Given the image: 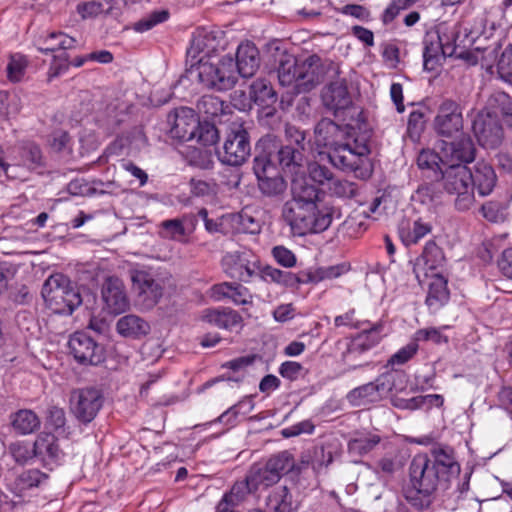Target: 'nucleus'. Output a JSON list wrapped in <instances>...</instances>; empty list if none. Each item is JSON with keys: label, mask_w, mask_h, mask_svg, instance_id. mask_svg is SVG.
Instances as JSON below:
<instances>
[{"label": "nucleus", "mask_w": 512, "mask_h": 512, "mask_svg": "<svg viewBox=\"0 0 512 512\" xmlns=\"http://www.w3.org/2000/svg\"><path fill=\"white\" fill-rule=\"evenodd\" d=\"M162 236L172 240H181L186 235L184 223L180 219H170L161 222Z\"/></svg>", "instance_id": "obj_56"}, {"label": "nucleus", "mask_w": 512, "mask_h": 512, "mask_svg": "<svg viewBox=\"0 0 512 512\" xmlns=\"http://www.w3.org/2000/svg\"><path fill=\"white\" fill-rule=\"evenodd\" d=\"M463 114L461 106L454 100H443L434 118L436 133L445 138L457 136L463 130Z\"/></svg>", "instance_id": "obj_10"}, {"label": "nucleus", "mask_w": 512, "mask_h": 512, "mask_svg": "<svg viewBox=\"0 0 512 512\" xmlns=\"http://www.w3.org/2000/svg\"><path fill=\"white\" fill-rule=\"evenodd\" d=\"M443 163L450 164L470 163L475 158V147L469 135H462L458 140L447 142L441 140Z\"/></svg>", "instance_id": "obj_17"}, {"label": "nucleus", "mask_w": 512, "mask_h": 512, "mask_svg": "<svg viewBox=\"0 0 512 512\" xmlns=\"http://www.w3.org/2000/svg\"><path fill=\"white\" fill-rule=\"evenodd\" d=\"M350 270V265L347 263H339L331 266L316 267L318 282L325 280H333L341 277Z\"/></svg>", "instance_id": "obj_59"}, {"label": "nucleus", "mask_w": 512, "mask_h": 512, "mask_svg": "<svg viewBox=\"0 0 512 512\" xmlns=\"http://www.w3.org/2000/svg\"><path fill=\"white\" fill-rule=\"evenodd\" d=\"M49 475L37 468H30L19 472L9 483L10 490L22 496L27 491L41 487L48 481Z\"/></svg>", "instance_id": "obj_33"}, {"label": "nucleus", "mask_w": 512, "mask_h": 512, "mask_svg": "<svg viewBox=\"0 0 512 512\" xmlns=\"http://www.w3.org/2000/svg\"><path fill=\"white\" fill-rule=\"evenodd\" d=\"M443 250L434 241H428L424 249L413 262V273L421 285L430 276L440 273V269L445 264Z\"/></svg>", "instance_id": "obj_14"}, {"label": "nucleus", "mask_w": 512, "mask_h": 512, "mask_svg": "<svg viewBox=\"0 0 512 512\" xmlns=\"http://www.w3.org/2000/svg\"><path fill=\"white\" fill-rule=\"evenodd\" d=\"M308 174L309 178L319 185H328L333 178V173L330 169L318 162L308 164Z\"/></svg>", "instance_id": "obj_61"}, {"label": "nucleus", "mask_w": 512, "mask_h": 512, "mask_svg": "<svg viewBox=\"0 0 512 512\" xmlns=\"http://www.w3.org/2000/svg\"><path fill=\"white\" fill-rule=\"evenodd\" d=\"M388 389L382 378H377L373 382L352 389L347 394V400L355 407L364 406L380 400L381 394Z\"/></svg>", "instance_id": "obj_29"}, {"label": "nucleus", "mask_w": 512, "mask_h": 512, "mask_svg": "<svg viewBox=\"0 0 512 512\" xmlns=\"http://www.w3.org/2000/svg\"><path fill=\"white\" fill-rule=\"evenodd\" d=\"M198 112L206 118H214L227 113L229 105L214 95H204L197 103Z\"/></svg>", "instance_id": "obj_43"}, {"label": "nucleus", "mask_w": 512, "mask_h": 512, "mask_svg": "<svg viewBox=\"0 0 512 512\" xmlns=\"http://www.w3.org/2000/svg\"><path fill=\"white\" fill-rule=\"evenodd\" d=\"M102 308L109 314L117 315L129 308L125 285L117 277H108L101 288Z\"/></svg>", "instance_id": "obj_15"}, {"label": "nucleus", "mask_w": 512, "mask_h": 512, "mask_svg": "<svg viewBox=\"0 0 512 512\" xmlns=\"http://www.w3.org/2000/svg\"><path fill=\"white\" fill-rule=\"evenodd\" d=\"M433 34L436 35L438 42L441 44L443 53L447 57L456 55V40L458 38V30L456 27L440 25Z\"/></svg>", "instance_id": "obj_46"}, {"label": "nucleus", "mask_w": 512, "mask_h": 512, "mask_svg": "<svg viewBox=\"0 0 512 512\" xmlns=\"http://www.w3.org/2000/svg\"><path fill=\"white\" fill-rule=\"evenodd\" d=\"M381 441V437L374 433L360 434L348 442L350 454L363 456L371 452Z\"/></svg>", "instance_id": "obj_44"}, {"label": "nucleus", "mask_w": 512, "mask_h": 512, "mask_svg": "<svg viewBox=\"0 0 512 512\" xmlns=\"http://www.w3.org/2000/svg\"><path fill=\"white\" fill-rule=\"evenodd\" d=\"M328 189L331 194L342 198H352L357 192L355 183L348 180L334 179V177L328 184Z\"/></svg>", "instance_id": "obj_54"}, {"label": "nucleus", "mask_w": 512, "mask_h": 512, "mask_svg": "<svg viewBox=\"0 0 512 512\" xmlns=\"http://www.w3.org/2000/svg\"><path fill=\"white\" fill-rule=\"evenodd\" d=\"M229 224L238 232L256 234L260 232L261 225L258 219L253 217L246 210L238 214H228Z\"/></svg>", "instance_id": "obj_45"}, {"label": "nucleus", "mask_w": 512, "mask_h": 512, "mask_svg": "<svg viewBox=\"0 0 512 512\" xmlns=\"http://www.w3.org/2000/svg\"><path fill=\"white\" fill-rule=\"evenodd\" d=\"M14 168L19 174L25 176L30 171H35L43 166V157L40 148L34 143H24L15 150Z\"/></svg>", "instance_id": "obj_23"}, {"label": "nucleus", "mask_w": 512, "mask_h": 512, "mask_svg": "<svg viewBox=\"0 0 512 512\" xmlns=\"http://www.w3.org/2000/svg\"><path fill=\"white\" fill-rule=\"evenodd\" d=\"M169 18V12L167 10L153 11L146 17H143L139 21L135 22L133 29L138 33L149 31L156 25L165 22Z\"/></svg>", "instance_id": "obj_53"}, {"label": "nucleus", "mask_w": 512, "mask_h": 512, "mask_svg": "<svg viewBox=\"0 0 512 512\" xmlns=\"http://www.w3.org/2000/svg\"><path fill=\"white\" fill-rule=\"evenodd\" d=\"M496 70L498 77L506 83L512 84V45L509 44L502 51L497 64Z\"/></svg>", "instance_id": "obj_52"}, {"label": "nucleus", "mask_w": 512, "mask_h": 512, "mask_svg": "<svg viewBox=\"0 0 512 512\" xmlns=\"http://www.w3.org/2000/svg\"><path fill=\"white\" fill-rule=\"evenodd\" d=\"M41 295L47 308L56 314L70 315L82 303L76 286L60 273L52 274L45 280Z\"/></svg>", "instance_id": "obj_4"}, {"label": "nucleus", "mask_w": 512, "mask_h": 512, "mask_svg": "<svg viewBox=\"0 0 512 512\" xmlns=\"http://www.w3.org/2000/svg\"><path fill=\"white\" fill-rule=\"evenodd\" d=\"M441 192L435 183H425L418 187L412 199L422 205L431 208L440 202Z\"/></svg>", "instance_id": "obj_50"}, {"label": "nucleus", "mask_w": 512, "mask_h": 512, "mask_svg": "<svg viewBox=\"0 0 512 512\" xmlns=\"http://www.w3.org/2000/svg\"><path fill=\"white\" fill-rule=\"evenodd\" d=\"M219 46L220 41L215 32L199 30L194 34L187 54L192 60L202 57L211 59L212 54L218 50Z\"/></svg>", "instance_id": "obj_30"}, {"label": "nucleus", "mask_w": 512, "mask_h": 512, "mask_svg": "<svg viewBox=\"0 0 512 512\" xmlns=\"http://www.w3.org/2000/svg\"><path fill=\"white\" fill-rule=\"evenodd\" d=\"M9 454L12 458L19 464H24L28 460L35 457L34 455V447L30 448L28 443L24 441H18L12 443L8 448Z\"/></svg>", "instance_id": "obj_62"}, {"label": "nucleus", "mask_w": 512, "mask_h": 512, "mask_svg": "<svg viewBox=\"0 0 512 512\" xmlns=\"http://www.w3.org/2000/svg\"><path fill=\"white\" fill-rule=\"evenodd\" d=\"M441 178L445 190L456 195L457 210L467 211L474 205L475 195L471 186L470 168L463 164H450L441 170Z\"/></svg>", "instance_id": "obj_6"}, {"label": "nucleus", "mask_w": 512, "mask_h": 512, "mask_svg": "<svg viewBox=\"0 0 512 512\" xmlns=\"http://www.w3.org/2000/svg\"><path fill=\"white\" fill-rule=\"evenodd\" d=\"M117 332L128 338L138 339L150 332V325L141 317L129 314L121 317L116 323Z\"/></svg>", "instance_id": "obj_38"}, {"label": "nucleus", "mask_w": 512, "mask_h": 512, "mask_svg": "<svg viewBox=\"0 0 512 512\" xmlns=\"http://www.w3.org/2000/svg\"><path fill=\"white\" fill-rule=\"evenodd\" d=\"M432 232V224L419 218L415 220L411 227L400 230V237L405 246L417 244L421 239Z\"/></svg>", "instance_id": "obj_42"}, {"label": "nucleus", "mask_w": 512, "mask_h": 512, "mask_svg": "<svg viewBox=\"0 0 512 512\" xmlns=\"http://www.w3.org/2000/svg\"><path fill=\"white\" fill-rule=\"evenodd\" d=\"M470 173L473 191L476 190L481 197L488 196L497 182L493 167L485 161H478L470 168Z\"/></svg>", "instance_id": "obj_28"}, {"label": "nucleus", "mask_w": 512, "mask_h": 512, "mask_svg": "<svg viewBox=\"0 0 512 512\" xmlns=\"http://www.w3.org/2000/svg\"><path fill=\"white\" fill-rule=\"evenodd\" d=\"M133 288L147 305H154L162 296V287L153 276L144 270L131 271Z\"/></svg>", "instance_id": "obj_25"}, {"label": "nucleus", "mask_w": 512, "mask_h": 512, "mask_svg": "<svg viewBox=\"0 0 512 512\" xmlns=\"http://www.w3.org/2000/svg\"><path fill=\"white\" fill-rule=\"evenodd\" d=\"M293 197L282 209L284 220L299 234L320 233L332 223V207L317 204L318 189L304 180L292 182Z\"/></svg>", "instance_id": "obj_1"}, {"label": "nucleus", "mask_w": 512, "mask_h": 512, "mask_svg": "<svg viewBox=\"0 0 512 512\" xmlns=\"http://www.w3.org/2000/svg\"><path fill=\"white\" fill-rule=\"evenodd\" d=\"M302 154L300 148L292 147L290 145L282 147L278 151V160L284 167H290L291 165H300Z\"/></svg>", "instance_id": "obj_64"}, {"label": "nucleus", "mask_w": 512, "mask_h": 512, "mask_svg": "<svg viewBox=\"0 0 512 512\" xmlns=\"http://www.w3.org/2000/svg\"><path fill=\"white\" fill-rule=\"evenodd\" d=\"M70 411L75 418L88 424L97 416L103 405V396L96 388H81L71 392Z\"/></svg>", "instance_id": "obj_9"}, {"label": "nucleus", "mask_w": 512, "mask_h": 512, "mask_svg": "<svg viewBox=\"0 0 512 512\" xmlns=\"http://www.w3.org/2000/svg\"><path fill=\"white\" fill-rule=\"evenodd\" d=\"M253 491L247 482L237 481L226 492L217 504V512H234L244 502L248 494Z\"/></svg>", "instance_id": "obj_36"}, {"label": "nucleus", "mask_w": 512, "mask_h": 512, "mask_svg": "<svg viewBox=\"0 0 512 512\" xmlns=\"http://www.w3.org/2000/svg\"><path fill=\"white\" fill-rule=\"evenodd\" d=\"M402 466L403 463L399 460L398 455L390 453L378 460L374 471L376 473H383L384 475H392L397 470L401 469Z\"/></svg>", "instance_id": "obj_60"}, {"label": "nucleus", "mask_w": 512, "mask_h": 512, "mask_svg": "<svg viewBox=\"0 0 512 512\" xmlns=\"http://www.w3.org/2000/svg\"><path fill=\"white\" fill-rule=\"evenodd\" d=\"M385 335L383 322H376L369 324L367 328H362V331L352 338L345 354L346 359L356 358L371 350L382 341Z\"/></svg>", "instance_id": "obj_16"}, {"label": "nucleus", "mask_w": 512, "mask_h": 512, "mask_svg": "<svg viewBox=\"0 0 512 512\" xmlns=\"http://www.w3.org/2000/svg\"><path fill=\"white\" fill-rule=\"evenodd\" d=\"M28 60L21 54H14L7 64V78L13 83L21 81L26 73Z\"/></svg>", "instance_id": "obj_51"}, {"label": "nucleus", "mask_w": 512, "mask_h": 512, "mask_svg": "<svg viewBox=\"0 0 512 512\" xmlns=\"http://www.w3.org/2000/svg\"><path fill=\"white\" fill-rule=\"evenodd\" d=\"M34 455L45 466L57 465L64 457L57 438L51 433H40L34 442Z\"/></svg>", "instance_id": "obj_26"}, {"label": "nucleus", "mask_w": 512, "mask_h": 512, "mask_svg": "<svg viewBox=\"0 0 512 512\" xmlns=\"http://www.w3.org/2000/svg\"><path fill=\"white\" fill-rule=\"evenodd\" d=\"M190 74H196L198 81L207 88L219 91L229 90L237 82L235 61L226 56L216 62L212 59L199 58L196 64L191 65Z\"/></svg>", "instance_id": "obj_5"}, {"label": "nucleus", "mask_w": 512, "mask_h": 512, "mask_svg": "<svg viewBox=\"0 0 512 512\" xmlns=\"http://www.w3.org/2000/svg\"><path fill=\"white\" fill-rule=\"evenodd\" d=\"M68 346L75 360L80 364L98 365L105 359L104 348L85 332H75Z\"/></svg>", "instance_id": "obj_13"}, {"label": "nucleus", "mask_w": 512, "mask_h": 512, "mask_svg": "<svg viewBox=\"0 0 512 512\" xmlns=\"http://www.w3.org/2000/svg\"><path fill=\"white\" fill-rule=\"evenodd\" d=\"M198 123L199 119L192 109L179 108L175 111L171 135L180 141H192L196 138Z\"/></svg>", "instance_id": "obj_22"}, {"label": "nucleus", "mask_w": 512, "mask_h": 512, "mask_svg": "<svg viewBox=\"0 0 512 512\" xmlns=\"http://www.w3.org/2000/svg\"><path fill=\"white\" fill-rule=\"evenodd\" d=\"M218 159L229 166L242 165L250 155L248 133L239 127L231 131L223 144L222 150L217 152Z\"/></svg>", "instance_id": "obj_12"}, {"label": "nucleus", "mask_w": 512, "mask_h": 512, "mask_svg": "<svg viewBox=\"0 0 512 512\" xmlns=\"http://www.w3.org/2000/svg\"><path fill=\"white\" fill-rule=\"evenodd\" d=\"M221 264L226 275L243 283H250L255 277L263 281V271L267 268L262 267L257 256L249 250L228 252Z\"/></svg>", "instance_id": "obj_8"}, {"label": "nucleus", "mask_w": 512, "mask_h": 512, "mask_svg": "<svg viewBox=\"0 0 512 512\" xmlns=\"http://www.w3.org/2000/svg\"><path fill=\"white\" fill-rule=\"evenodd\" d=\"M293 466L294 459L291 453L282 451L264 464L253 465L244 481L252 490H257L260 486L269 487L276 484L282 475L291 471Z\"/></svg>", "instance_id": "obj_7"}, {"label": "nucleus", "mask_w": 512, "mask_h": 512, "mask_svg": "<svg viewBox=\"0 0 512 512\" xmlns=\"http://www.w3.org/2000/svg\"><path fill=\"white\" fill-rule=\"evenodd\" d=\"M347 134V127L324 118L315 127V144L327 148L328 152H334L346 142Z\"/></svg>", "instance_id": "obj_18"}, {"label": "nucleus", "mask_w": 512, "mask_h": 512, "mask_svg": "<svg viewBox=\"0 0 512 512\" xmlns=\"http://www.w3.org/2000/svg\"><path fill=\"white\" fill-rule=\"evenodd\" d=\"M370 147L365 137H357L352 142H345L334 152H327L330 163L344 172H353L357 178L368 179L373 171L369 158Z\"/></svg>", "instance_id": "obj_3"}, {"label": "nucleus", "mask_w": 512, "mask_h": 512, "mask_svg": "<svg viewBox=\"0 0 512 512\" xmlns=\"http://www.w3.org/2000/svg\"><path fill=\"white\" fill-rule=\"evenodd\" d=\"M209 296L214 301L230 300L235 305L252 303V294L249 289L237 282H222L214 284L209 289Z\"/></svg>", "instance_id": "obj_20"}, {"label": "nucleus", "mask_w": 512, "mask_h": 512, "mask_svg": "<svg viewBox=\"0 0 512 512\" xmlns=\"http://www.w3.org/2000/svg\"><path fill=\"white\" fill-rule=\"evenodd\" d=\"M411 486L404 491L408 503L418 510H424L431 504V497L437 489L446 490L449 483L443 479L427 455H416L410 465Z\"/></svg>", "instance_id": "obj_2"}, {"label": "nucleus", "mask_w": 512, "mask_h": 512, "mask_svg": "<svg viewBox=\"0 0 512 512\" xmlns=\"http://www.w3.org/2000/svg\"><path fill=\"white\" fill-rule=\"evenodd\" d=\"M431 282L429 283L428 294L426 297V304L434 311L438 310L449 300V290L447 287V279L440 273L431 275Z\"/></svg>", "instance_id": "obj_37"}, {"label": "nucleus", "mask_w": 512, "mask_h": 512, "mask_svg": "<svg viewBox=\"0 0 512 512\" xmlns=\"http://www.w3.org/2000/svg\"><path fill=\"white\" fill-rule=\"evenodd\" d=\"M198 144L203 147H211L218 140L217 129L208 123L201 124L198 123V128L196 132V138L194 139Z\"/></svg>", "instance_id": "obj_57"}, {"label": "nucleus", "mask_w": 512, "mask_h": 512, "mask_svg": "<svg viewBox=\"0 0 512 512\" xmlns=\"http://www.w3.org/2000/svg\"><path fill=\"white\" fill-rule=\"evenodd\" d=\"M299 64L291 54H283L279 60L278 79L282 86L298 84Z\"/></svg>", "instance_id": "obj_41"}, {"label": "nucleus", "mask_w": 512, "mask_h": 512, "mask_svg": "<svg viewBox=\"0 0 512 512\" xmlns=\"http://www.w3.org/2000/svg\"><path fill=\"white\" fill-rule=\"evenodd\" d=\"M473 132L480 146L486 149L497 148L503 140V129L496 111L480 112L473 121Z\"/></svg>", "instance_id": "obj_11"}, {"label": "nucleus", "mask_w": 512, "mask_h": 512, "mask_svg": "<svg viewBox=\"0 0 512 512\" xmlns=\"http://www.w3.org/2000/svg\"><path fill=\"white\" fill-rule=\"evenodd\" d=\"M13 430L20 435L36 431L41 424L37 414L30 409H20L10 416Z\"/></svg>", "instance_id": "obj_40"}, {"label": "nucleus", "mask_w": 512, "mask_h": 512, "mask_svg": "<svg viewBox=\"0 0 512 512\" xmlns=\"http://www.w3.org/2000/svg\"><path fill=\"white\" fill-rule=\"evenodd\" d=\"M322 101L324 106L333 111L345 110L352 104V97L348 91L347 81L337 79L323 89Z\"/></svg>", "instance_id": "obj_21"}, {"label": "nucleus", "mask_w": 512, "mask_h": 512, "mask_svg": "<svg viewBox=\"0 0 512 512\" xmlns=\"http://www.w3.org/2000/svg\"><path fill=\"white\" fill-rule=\"evenodd\" d=\"M416 2L417 0H392L382 13V22L385 25L391 23L401 11L410 8Z\"/></svg>", "instance_id": "obj_55"}, {"label": "nucleus", "mask_w": 512, "mask_h": 512, "mask_svg": "<svg viewBox=\"0 0 512 512\" xmlns=\"http://www.w3.org/2000/svg\"><path fill=\"white\" fill-rule=\"evenodd\" d=\"M297 86L310 90L321 83L325 77L326 69L317 55H311L299 64Z\"/></svg>", "instance_id": "obj_24"}, {"label": "nucleus", "mask_w": 512, "mask_h": 512, "mask_svg": "<svg viewBox=\"0 0 512 512\" xmlns=\"http://www.w3.org/2000/svg\"><path fill=\"white\" fill-rule=\"evenodd\" d=\"M439 150H441V143L438 145ZM417 164L422 170H431L435 177L438 178L439 173L441 174V170H444L442 166H446L443 163L442 152L439 151L434 152L432 150H422L417 158Z\"/></svg>", "instance_id": "obj_48"}, {"label": "nucleus", "mask_w": 512, "mask_h": 512, "mask_svg": "<svg viewBox=\"0 0 512 512\" xmlns=\"http://www.w3.org/2000/svg\"><path fill=\"white\" fill-rule=\"evenodd\" d=\"M258 186L266 196H277L286 190V182L277 170L259 179Z\"/></svg>", "instance_id": "obj_49"}, {"label": "nucleus", "mask_w": 512, "mask_h": 512, "mask_svg": "<svg viewBox=\"0 0 512 512\" xmlns=\"http://www.w3.org/2000/svg\"><path fill=\"white\" fill-rule=\"evenodd\" d=\"M189 185L191 193L197 197L212 196L217 192V184L213 180L192 178Z\"/></svg>", "instance_id": "obj_63"}, {"label": "nucleus", "mask_w": 512, "mask_h": 512, "mask_svg": "<svg viewBox=\"0 0 512 512\" xmlns=\"http://www.w3.org/2000/svg\"><path fill=\"white\" fill-rule=\"evenodd\" d=\"M201 320L218 328L234 330L242 325L240 314L230 308H208L202 311Z\"/></svg>", "instance_id": "obj_32"}, {"label": "nucleus", "mask_w": 512, "mask_h": 512, "mask_svg": "<svg viewBox=\"0 0 512 512\" xmlns=\"http://www.w3.org/2000/svg\"><path fill=\"white\" fill-rule=\"evenodd\" d=\"M509 203L506 200H490L481 207L483 217L494 223L504 222L508 217Z\"/></svg>", "instance_id": "obj_47"}, {"label": "nucleus", "mask_w": 512, "mask_h": 512, "mask_svg": "<svg viewBox=\"0 0 512 512\" xmlns=\"http://www.w3.org/2000/svg\"><path fill=\"white\" fill-rule=\"evenodd\" d=\"M250 100L262 109H270L277 101V93L266 79H256L250 85Z\"/></svg>", "instance_id": "obj_39"}, {"label": "nucleus", "mask_w": 512, "mask_h": 512, "mask_svg": "<svg viewBox=\"0 0 512 512\" xmlns=\"http://www.w3.org/2000/svg\"><path fill=\"white\" fill-rule=\"evenodd\" d=\"M260 59L257 47L250 42L241 43L236 53L235 70L237 76L252 77L259 68Z\"/></svg>", "instance_id": "obj_31"}, {"label": "nucleus", "mask_w": 512, "mask_h": 512, "mask_svg": "<svg viewBox=\"0 0 512 512\" xmlns=\"http://www.w3.org/2000/svg\"><path fill=\"white\" fill-rule=\"evenodd\" d=\"M423 66L426 71H436L447 57L438 42L436 35L429 32L423 40Z\"/></svg>", "instance_id": "obj_35"}, {"label": "nucleus", "mask_w": 512, "mask_h": 512, "mask_svg": "<svg viewBox=\"0 0 512 512\" xmlns=\"http://www.w3.org/2000/svg\"><path fill=\"white\" fill-rule=\"evenodd\" d=\"M76 44L77 40L64 32H49L36 40L38 50L43 53L73 49Z\"/></svg>", "instance_id": "obj_34"}, {"label": "nucleus", "mask_w": 512, "mask_h": 512, "mask_svg": "<svg viewBox=\"0 0 512 512\" xmlns=\"http://www.w3.org/2000/svg\"><path fill=\"white\" fill-rule=\"evenodd\" d=\"M263 281L276 283L285 287H296L300 284L319 283L316 268L292 273L272 266H267L263 271Z\"/></svg>", "instance_id": "obj_19"}, {"label": "nucleus", "mask_w": 512, "mask_h": 512, "mask_svg": "<svg viewBox=\"0 0 512 512\" xmlns=\"http://www.w3.org/2000/svg\"><path fill=\"white\" fill-rule=\"evenodd\" d=\"M431 454L433 459H430V464L441 472L443 479L450 484L460 473V465L455 460L453 449L438 445L432 449Z\"/></svg>", "instance_id": "obj_27"}, {"label": "nucleus", "mask_w": 512, "mask_h": 512, "mask_svg": "<svg viewBox=\"0 0 512 512\" xmlns=\"http://www.w3.org/2000/svg\"><path fill=\"white\" fill-rule=\"evenodd\" d=\"M189 163L201 169H210L213 164L211 149L204 147L203 149L195 148L188 154Z\"/></svg>", "instance_id": "obj_58"}]
</instances>
